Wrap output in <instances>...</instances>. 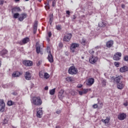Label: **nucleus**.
Here are the masks:
<instances>
[{
  "label": "nucleus",
  "mask_w": 128,
  "mask_h": 128,
  "mask_svg": "<svg viewBox=\"0 0 128 128\" xmlns=\"http://www.w3.org/2000/svg\"><path fill=\"white\" fill-rule=\"evenodd\" d=\"M31 102L34 106H42V100L40 96H34L31 100Z\"/></svg>",
  "instance_id": "f257e3e1"
},
{
  "label": "nucleus",
  "mask_w": 128,
  "mask_h": 128,
  "mask_svg": "<svg viewBox=\"0 0 128 128\" xmlns=\"http://www.w3.org/2000/svg\"><path fill=\"white\" fill-rule=\"evenodd\" d=\"M78 72V69L74 66H70L68 70V72L70 74H76Z\"/></svg>",
  "instance_id": "f03ea898"
},
{
  "label": "nucleus",
  "mask_w": 128,
  "mask_h": 128,
  "mask_svg": "<svg viewBox=\"0 0 128 128\" xmlns=\"http://www.w3.org/2000/svg\"><path fill=\"white\" fill-rule=\"evenodd\" d=\"M80 46V44L77 43H72L70 44V50L72 52H76V48Z\"/></svg>",
  "instance_id": "7ed1b4c3"
},
{
  "label": "nucleus",
  "mask_w": 128,
  "mask_h": 128,
  "mask_svg": "<svg viewBox=\"0 0 128 128\" xmlns=\"http://www.w3.org/2000/svg\"><path fill=\"white\" fill-rule=\"evenodd\" d=\"M0 106H1L0 108V112H4L6 110V104L2 99L0 100Z\"/></svg>",
  "instance_id": "20e7f679"
},
{
  "label": "nucleus",
  "mask_w": 128,
  "mask_h": 128,
  "mask_svg": "<svg viewBox=\"0 0 128 128\" xmlns=\"http://www.w3.org/2000/svg\"><path fill=\"white\" fill-rule=\"evenodd\" d=\"M120 58H122V53L120 52H117L114 54L113 60H120Z\"/></svg>",
  "instance_id": "39448f33"
},
{
  "label": "nucleus",
  "mask_w": 128,
  "mask_h": 128,
  "mask_svg": "<svg viewBox=\"0 0 128 128\" xmlns=\"http://www.w3.org/2000/svg\"><path fill=\"white\" fill-rule=\"evenodd\" d=\"M89 62L90 64H94L96 62H98V57H96L95 56H92Z\"/></svg>",
  "instance_id": "423d86ee"
},
{
  "label": "nucleus",
  "mask_w": 128,
  "mask_h": 128,
  "mask_svg": "<svg viewBox=\"0 0 128 128\" xmlns=\"http://www.w3.org/2000/svg\"><path fill=\"white\" fill-rule=\"evenodd\" d=\"M72 34H66L64 38V42H70V38H72Z\"/></svg>",
  "instance_id": "0eeeda50"
},
{
  "label": "nucleus",
  "mask_w": 128,
  "mask_h": 128,
  "mask_svg": "<svg viewBox=\"0 0 128 128\" xmlns=\"http://www.w3.org/2000/svg\"><path fill=\"white\" fill-rule=\"evenodd\" d=\"M42 108H39L37 109L36 116L37 118H40L42 116Z\"/></svg>",
  "instance_id": "6e6552de"
},
{
  "label": "nucleus",
  "mask_w": 128,
  "mask_h": 128,
  "mask_svg": "<svg viewBox=\"0 0 128 128\" xmlns=\"http://www.w3.org/2000/svg\"><path fill=\"white\" fill-rule=\"evenodd\" d=\"M23 64L26 66H32V62L30 60H24L23 61Z\"/></svg>",
  "instance_id": "1a4fd4ad"
},
{
  "label": "nucleus",
  "mask_w": 128,
  "mask_h": 128,
  "mask_svg": "<svg viewBox=\"0 0 128 128\" xmlns=\"http://www.w3.org/2000/svg\"><path fill=\"white\" fill-rule=\"evenodd\" d=\"M118 120H124L126 118V114L122 113L118 115Z\"/></svg>",
  "instance_id": "9d476101"
},
{
  "label": "nucleus",
  "mask_w": 128,
  "mask_h": 128,
  "mask_svg": "<svg viewBox=\"0 0 128 128\" xmlns=\"http://www.w3.org/2000/svg\"><path fill=\"white\" fill-rule=\"evenodd\" d=\"M112 80H114V82H116V84H118L120 82V80H122V76H120L115 78H112Z\"/></svg>",
  "instance_id": "9b49d317"
},
{
  "label": "nucleus",
  "mask_w": 128,
  "mask_h": 128,
  "mask_svg": "<svg viewBox=\"0 0 128 128\" xmlns=\"http://www.w3.org/2000/svg\"><path fill=\"white\" fill-rule=\"evenodd\" d=\"M48 60L49 62H50L51 64L52 62H54V56H52V52H50V51L48 52Z\"/></svg>",
  "instance_id": "f8f14e48"
},
{
  "label": "nucleus",
  "mask_w": 128,
  "mask_h": 128,
  "mask_svg": "<svg viewBox=\"0 0 128 128\" xmlns=\"http://www.w3.org/2000/svg\"><path fill=\"white\" fill-rule=\"evenodd\" d=\"M30 42V38L26 37V38H24L22 42H20L19 44H20L22 45V44H28Z\"/></svg>",
  "instance_id": "ddd939ff"
},
{
  "label": "nucleus",
  "mask_w": 128,
  "mask_h": 128,
  "mask_svg": "<svg viewBox=\"0 0 128 128\" xmlns=\"http://www.w3.org/2000/svg\"><path fill=\"white\" fill-rule=\"evenodd\" d=\"M28 14L26 13H24L20 14V16L18 18V20L20 22H22L24 18H27Z\"/></svg>",
  "instance_id": "4468645a"
},
{
  "label": "nucleus",
  "mask_w": 128,
  "mask_h": 128,
  "mask_svg": "<svg viewBox=\"0 0 128 128\" xmlns=\"http://www.w3.org/2000/svg\"><path fill=\"white\" fill-rule=\"evenodd\" d=\"M64 90H61L58 92V97L60 100H62L64 98Z\"/></svg>",
  "instance_id": "2eb2a0df"
},
{
  "label": "nucleus",
  "mask_w": 128,
  "mask_h": 128,
  "mask_svg": "<svg viewBox=\"0 0 128 128\" xmlns=\"http://www.w3.org/2000/svg\"><path fill=\"white\" fill-rule=\"evenodd\" d=\"M94 82V78H88L86 83L87 86H92Z\"/></svg>",
  "instance_id": "dca6fc26"
},
{
  "label": "nucleus",
  "mask_w": 128,
  "mask_h": 128,
  "mask_svg": "<svg viewBox=\"0 0 128 128\" xmlns=\"http://www.w3.org/2000/svg\"><path fill=\"white\" fill-rule=\"evenodd\" d=\"M25 78L27 80H30L32 78V75L30 74V73L28 72H26L25 74Z\"/></svg>",
  "instance_id": "f3484780"
},
{
  "label": "nucleus",
  "mask_w": 128,
  "mask_h": 128,
  "mask_svg": "<svg viewBox=\"0 0 128 128\" xmlns=\"http://www.w3.org/2000/svg\"><path fill=\"white\" fill-rule=\"evenodd\" d=\"M120 72H128V66H124L123 67L120 68Z\"/></svg>",
  "instance_id": "a211bd4d"
},
{
  "label": "nucleus",
  "mask_w": 128,
  "mask_h": 128,
  "mask_svg": "<svg viewBox=\"0 0 128 128\" xmlns=\"http://www.w3.org/2000/svg\"><path fill=\"white\" fill-rule=\"evenodd\" d=\"M124 87V84L122 82H119L117 83V88L118 90H122V88Z\"/></svg>",
  "instance_id": "6ab92c4d"
},
{
  "label": "nucleus",
  "mask_w": 128,
  "mask_h": 128,
  "mask_svg": "<svg viewBox=\"0 0 128 128\" xmlns=\"http://www.w3.org/2000/svg\"><path fill=\"white\" fill-rule=\"evenodd\" d=\"M20 12V7H14L12 8V14H14V12Z\"/></svg>",
  "instance_id": "aec40b11"
},
{
  "label": "nucleus",
  "mask_w": 128,
  "mask_h": 128,
  "mask_svg": "<svg viewBox=\"0 0 128 128\" xmlns=\"http://www.w3.org/2000/svg\"><path fill=\"white\" fill-rule=\"evenodd\" d=\"M112 44H114V41L112 40L108 41L106 44L107 48H112Z\"/></svg>",
  "instance_id": "412c9836"
},
{
  "label": "nucleus",
  "mask_w": 128,
  "mask_h": 128,
  "mask_svg": "<svg viewBox=\"0 0 128 128\" xmlns=\"http://www.w3.org/2000/svg\"><path fill=\"white\" fill-rule=\"evenodd\" d=\"M8 50L6 49H4L0 52V56H6V54H8Z\"/></svg>",
  "instance_id": "4be33fe9"
},
{
  "label": "nucleus",
  "mask_w": 128,
  "mask_h": 128,
  "mask_svg": "<svg viewBox=\"0 0 128 128\" xmlns=\"http://www.w3.org/2000/svg\"><path fill=\"white\" fill-rule=\"evenodd\" d=\"M106 26V22L104 21H102L101 22H100L98 26L100 28H104Z\"/></svg>",
  "instance_id": "5701e85b"
},
{
  "label": "nucleus",
  "mask_w": 128,
  "mask_h": 128,
  "mask_svg": "<svg viewBox=\"0 0 128 128\" xmlns=\"http://www.w3.org/2000/svg\"><path fill=\"white\" fill-rule=\"evenodd\" d=\"M36 52L37 54H42V51H40V46H36Z\"/></svg>",
  "instance_id": "b1692460"
},
{
  "label": "nucleus",
  "mask_w": 128,
  "mask_h": 128,
  "mask_svg": "<svg viewBox=\"0 0 128 128\" xmlns=\"http://www.w3.org/2000/svg\"><path fill=\"white\" fill-rule=\"evenodd\" d=\"M20 74H20V72H16L15 73H14L12 74V76L14 78H18V77L20 76Z\"/></svg>",
  "instance_id": "393cba45"
},
{
  "label": "nucleus",
  "mask_w": 128,
  "mask_h": 128,
  "mask_svg": "<svg viewBox=\"0 0 128 128\" xmlns=\"http://www.w3.org/2000/svg\"><path fill=\"white\" fill-rule=\"evenodd\" d=\"M49 93L51 96H54L56 94V88H54L51 90H50Z\"/></svg>",
  "instance_id": "a878e982"
},
{
  "label": "nucleus",
  "mask_w": 128,
  "mask_h": 128,
  "mask_svg": "<svg viewBox=\"0 0 128 128\" xmlns=\"http://www.w3.org/2000/svg\"><path fill=\"white\" fill-rule=\"evenodd\" d=\"M110 120V118H106L105 120L102 119V122H104V124H108Z\"/></svg>",
  "instance_id": "bb28decb"
},
{
  "label": "nucleus",
  "mask_w": 128,
  "mask_h": 128,
  "mask_svg": "<svg viewBox=\"0 0 128 128\" xmlns=\"http://www.w3.org/2000/svg\"><path fill=\"white\" fill-rule=\"evenodd\" d=\"M39 76L40 78H44V72L42 71H40L39 72Z\"/></svg>",
  "instance_id": "cd10ccee"
},
{
  "label": "nucleus",
  "mask_w": 128,
  "mask_h": 128,
  "mask_svg": "<svg viewBox=\"0 0 128 128\" xmlns=\"http://www.w3.org/2000/svg\"><path fill=\"white\" fill-rule=\"evenodd\" d=\"M45 4V8H46V10H50V1L48 0V2H46Z\"/></svg>",
  "instance_id": "c85d7f7f"
},
{
  "label": "nucleus",
  "mask_w": 128,
  "mask_h": 128,
  "mask_svg": "<svg viewBox=\"0 0 128 128\" xmlns=\"http://www.w3.org/2000/svg\"><path fill=\"white\" fill-rule=\"evenodd\" d=\"M81 44H82V46H86V40L84 38H82L81 42Z\"/></svg>",
  "instance_id": "c756f323"
},
{
  "label": "nucleus",
  "mask_w": 128,
  "mask_h": 128,
  "mask_svg": "<svg viewBox=\"0 0 128 128\" xmlns=\"http://www.w3.org/2000/svg\"><path fill=\"white\" fill-rule=\"evenodd\" d=\"M8 106H12L13 104H14V102H13L12 100L8 101L7 103Z\"/></svg>",
  "instance_id": "7c9ffc66"
},
{
  "label": "nucleus",
  "mask_w": 128,
  "mask_h": 128,
  "mask_svg": "<svg viewBox=\"0 0 128 128\" xmlns=\"http://www.w3.org/2000/svg\"><path fill=\"white\" fill-rule=\"evenodd\" d=\"M8 122V118H4L3 122L4 124H6Z\"/></svg>",
  "instance_id": "2f4dec72"
},
{
  "label": "nucleus",
  "mask_w": 128,
  "mask_h": 128,
  "mask_svg": "<svg viewBox=\"0 0 128 128\" xmlns=\"http://www.w3.org/2000/svg\"><path fill=\"white\" fill-rule=\"evenodd\" d=\"M50 78V74H48V72L44 73V78H46V80H48Z\"/></svg>",
  "instance_id": "473e14b6"
},
{
  "label": "nucleus",
  "mask_w": 128,
  "mask_h": 128,
  "mask_svg": "<svg viewBox=\"0 0 128 128\" xmlns=\"http://www.w3.org/2000/svg\"><path fill=\"white\" fill-rule=\"evenodd\" d=\"M20 16V14L18 13H15L14 14L13 18H18Z\"/></svg>",
  "instance_id": "72a5a7b5"
},
{
  "label": "nucleus",
  "mask_w": 128,
  "mask_h": 128,
  "mask_svg": "<svg viewBox=\"0 0 128 128\" xmlns=\"http://www.w3.org/2000/svg\"><path fill=\"white\" fill-rule=\"evenodd\" d=\"M102 84L103 86H106V80H102Z\"/></svg>",
  "instance_id": "f704fd0d"
},
{
  "label": "nucleus",
  "mask_w": 128,
  "mask_h": 128,
  "mask_svg": "<svg viewBox=\"0 0 128 128\" xmlns=\"http://www.w3.org/2000/svg\"><path fill=\"white\" fill-rule=\"evenodd\" d=\"M114 64L115 66H116V68H118L120 66V62H114Z\"/></svg>",
  "instance_id": "c9c22d12"
},
{
  "label": "nucleus",
  "mask_w": 128,
  "mask_h": 128,
  "mask_svg": "<svg viewBox=\"0 0 128 128\" xmlns=\"http://www.w3.org/2000/svg\"><path fill=\"white\" fill-rule=\"evenodd\" d=\"M84 94H87V92H88V89H84L82 90Z\"/></svg>",
  "instance_id": "e433bc0d"
},
{
  "label": "nucleus",
  "mask_w": 128,
  "mask_h": 128,
  "mask_svg": "<svg viewBox=\"0 0 128 128\" xmlns=\"http://www.w3.org/2000/svg\"><path fill=\"white\" fill-rule=\"evenodd\" d=\"M56 28L58 30H62L61 26L60 25H58L56 26Z\"/></svg>",
  "instance_id": "4c0bfd02"
},
{
  "label": "nucleus",
  "mask_w": 128,
  "mask_h": 128,
  "mask_svg": "<svg viewBox=\"0 0 128 128\" xmlns=\"http://www.w3.org/2000/svg\"><path fill=\"white\" fill-rule=\"evenodd\" d=\"M124 62H128V56H124Z\"/></svg>",
  "instance_id": "58836bf2"
},
{
  "label": "nucleus",
  "mask_w": 128,
  "mask_h": 128,
  "mask_svg": "<svg viewBox=\"0 0 128 128\" xmlns=\"http://www.w3.org/2000/svg\"><path fill=\"white\" fill-rule=\"evenodd\" d=\"M36 64H37V66H40V64H42V61L41 60L38 61Z\"/></svg>",
  "instance_id": "ea45409f"
},
{
  "label": "nucleus",
  "mask_w": 128,
  "mask_h": 128,
  "mask_svg": "<svg viewBox=\"0 0 128 128\" xmlns=\"http://www.w3.org/2000/svg\"><path fill=\"white\" fill-rule=\"evenodd\" d=\"M62 112V111L60 110H56V114H60Z\"/></svg>",
  "instance_id": "a19ab883"
},
{
  "label": "nucleus",
  "mask_w": 128,
  "mask_h": 128,
  "mask_svg": "<svg viewBox=\"0 0 128 128\" xmlns=\"http://www.w3.org/2000/svg\"><path fill=\"white\" fill-rule=\"evenodd\" d=\"M52 20H53L52 16L50 17V24H52Z\"/></svg>",
  "instance_id": "79ce46f5"
},
{
  "label": "nucleus",
  "mask_w": 128,
  "mask_h": 128,
  "mask_svg": "<svg viewBox=\"0 0 128 128\" xmlns=\"http://www.w3.org/2000/svg\"><path fill=\"white\" fill-rule=\"evenodd\" d=\"M77 88H82V84H78L77 86Z\"/></svg>",
  "instance_id": "37998d69"
},
{
  "label": "nucleus",
  "mask_w": 128,
  "mask_h": 128,
  "mask_svg": "<svg viewBox=\"0 0 128 128\" xmlns=\"http://www.w3.org/2000/svg\"><path fill=\"white\" fill-rule=\"evenodd\" d=\"M90 54H94V51H93L92 50H89Z\"/></svg>",
  "instance_id": "c03bdc74"
},
{
  "label": "nucleus",
  "mask_w": 128,
  "mask_h": 128,
  "mask_svg": "<svg viewBox=\"0 0 128 128\" xmlns=\"http://www.w3.org/2000/svg\"><path fill=\"white\" fill-rule=\"evenodd\" d=\"M56 0H53L52 6H56Z\"/></svg>",
  "instance_id": "a18cd8bd"
},
{
  "label": "nucleus",
  "mask_w": 128,
  "mask_h": 128,
  "mask_svg": "<svg viewBox=\"0 0 128 128\" xmlns=\"http://www.w3.org/2000/svg\"><path fill=\"white\" fill-rule=\"evenodd\" d=\"M4 4V0H0V6H2Z\"/></svg>",
  "instance_id": "49530a36"
},
{
  "label": "nucleus",
  "mask_w": 128,
  "mask_h": 128,
  "mask_svg": "<svg viewBox=\"0 0 128 128\" xmlns=\"http://www.w3.org/2000/svg\"><path fill=\"white\" fill-rule=\"evenodd\" d=\"M78 92H79L80 96H82V94H84L83 91H78Z\"/></svg>",
  "instance_id": "de8ad7c7"
},
{
  "label": "nucleus",
  "mask_w": 128,
  "mask_h": 128,
  "mask_svg": "<svg viewBox=\"0 0 128 128\" xmlns=\"http://www.w3.org/2000/svg\"><path fill=\"white\" fill-rule=\"evenodd\" d=\"M92 106H93L94 108H98V104H94Z\"/></svg>",
  "instance_id": "09e8293b"
},
{
  "label": "nucleus",
  "mask_w": 128,
  "mask_h": 128,
  "mask_svg": "<svg viewBox=\"0 0 128 128\" xmlns=\"http://www.w3.org/2000/svg\"><path fill=\"white\" fill-rule=\"evenodd\" d=\"M37 30H38V28H34V34H36V32Z\"/></svg>",
  "instance_id": "8fccbe9b"
},
{
  "label": "nucleus",
  "mask_w": 128,
  "mask_h": 128,
  "mask_svg": "<svg viewBox=\"0 0 128 128\" xmlns=\"http://www.w3.org/2000/svg\"><path fill=\"white\" fill-rule=\"evenodd\" d=\"M34 28H38V23L37 22L34 24Z\"/></svg>",
  "instance_id": "3c124183"
},
{
  "label": "nucleus",
  "mask_w": 128,
  "mask_h": 128,
  "mask_svg": "<svg viewBox=\"0 0 128 128\" xmlns=\"http://www.w3.org/2000/svg\"><path fill=\"white\" fill-rule=\"evenodd\" d=\"M66 14H68V16H70V10H66Z\"/></svg>",
  "instance_id": "603ef678"
},
{
  "label": "nucleus",
  "mask_w": 128,
  "mask_h": 128,
  "mask_svg": "<svg viewBox=\"0 0 128 128\" xmlns=\"http://www.w3.org/2000/svg\"><path fill=\"white\" fill-rule=\"evenodd\" d=\"M48 38H50L52 36V32H49L48 33Z\"/></svg>",
  "instance_id": "864d4df0"
},
{
  "label": "nucleus",
  "mask_w": 128,
  "mask_h": 128,
  "mask_svg": "<svg viewBox=\"0 0 128 128\" xmlns=\"http://www.w3.org/2000/svg\"><path fill=\"white\" fill-rule=\"evenodd\" d=\"M2 87H3L4 88H8V85H7V84L3 85V86H2Z\"/></svg>",
  "instance_id": "5fc2aeb1"
},
{
  "label": "nucleus",
  "mask_w": 128,
  "mask_h": 128,
  "mask_svg": "<svg viewBox=\"0 0 128 128\" xmlns=\"http://www.w3.org/2000/svg\"><path fill=\"white\" fill-rule=\"evenodd\" d=\"M124 106H128V102H125V103H124Z\"/></svg>",
  "instance_id": "6e6d98bb"
},
{
  "label": "nucleus",
  "mask_w": 128,
  "mask_h": 128,
  "mask_svg": "<svg viewBox=\"0 0 128 128\" xmlns=\"http://www.w3.org/2000/svg\"><path fill=\"white\" fill-rule=\"evenodd\" d=\"M44 90H48V86H46L44 88Z\"/></svg>",
  "instance_id": "4d7b16f0"
},
{
  "label": "nucleus",
  "mask_w": 128,
  "mask_h": 128,
  "mask_svg": "<svg viewBox=\"0 0 128 128\" xmlns=\"http://www.w3.org/2000/svg\"><path fill=\"white\" fill-rule=\"evenodd\" d=\"M12 94H13V96H16L17 94L16 92H12Z\"/></svg>",
  "instance_id": "13d9d810"
},
{
  "label": "nucleus",
  "mask_w": 128,
  "mask_h": 128,
  "mask_svg": "<svg viewBox=\"0 0 128 128\" xmlns=\"http://www.w3.org/2000/svg\"><path fill=\"white\" fill-rule=\"evenodd\" d=\"M67 80H68L71 81V80H72V78H70V77H68V78H67Z\"/></svg>",
  "instance_id": "bf43d9fd"
},
{
  "label": "nucleus",
  "mask_w": 128,
  "mask_h": 128,
  "mask_svg": "<svg viewBox=\"0 0 128 128\" xmlns=\"http://www.w3.org/2000/svg\"><path fill=\"white\" fill-rule=\"evenodd\" d=\"M125 7H126V6H124V4H122V8H124Z\"/></svg>",
  "instance_id": "052dcab7"
},
{
  "label": "nucleus",
  "mask_w": 128,
  "mask_h": 128,
  "mask_svg": "<svg viewBox=\"0 0 128 128\" xmlns=\"http://www.w3.org/2000/svg\"><path fill=\"white\" fill-rule=\"evenodd\" d=\"M76 16L74 15L73 16V19L76 20Z\"/></svg>",
  "instance_id": "680f3d73"
},
{
  "label": "nucleus",
  "mask_w": 128,
  "mask_h": 128,
  "mask_svg": "<svg viewBox=\"0 0 128 128\" xmlns=\"http://www.w3.org/2000/svg\"><path fill=\"white\" fill-rule=\"evenodd\" d=\"M46 40L48 42H50V38H48V37H46Z\"/></svg>",
  "instance_id": "e2e57ef3"
},
{
  "label": "nucleus",
  "mask_w": 128,
  "mask_h": 128,
  "mask_svg": "<svg viewBox=\"0 0 128 128\" xmlns=\"http://www.w3.org/2000/svg\"><path fill=\"white\" fill-rule=\"evenodd\" d=\"M15 2H20V0H15Z\"/></svg>",
  "instance_id": "0e129e2a"
},
{
  "label": "nucleus",
  "mask_w": 128,
  "mask_h": 128,
  "mask_svg": "<svg viewBox=\"0 0 128 128\" xmlns=\"http://www.w3.org/2000/svg\"><path fill=\"white\" fill-rule=\"evenodd\" d=\"M56 128H60V126H56Z\"/></svg>",
  "instance_id": "69168bd1"
},
{
  "label": "nucleus",
  "mask_w": 128,
  "mask_h": 128,
  "mask_svg": "<svg viewBox=\"0 0 128 128\" xmlns=\"http://www.w3.org/2000/svg\"><path fill=\"white\" fill-rule=\"evenodd\" d=\"M48 0L49 1V4H50V2H52V0H47V2H48Z\"/></svg>",
  "instance_id": "338daca9"
},
{
  "label": "nucleus",
  "mask_w": 128,
  "mask_h": 128,
  "mask_svg": "<svg viewBox=\"0 0 128 128\" xmlns=\"http://www.w3.org/2000/svg\"><path fill=\"white\" fill-rule=\"evenodd\" d=\"M96 48H98V46H96Z\"/></svg>",
  "instance_id": "774afa93"
}]
</instances>
